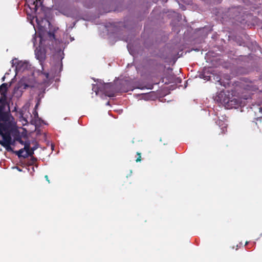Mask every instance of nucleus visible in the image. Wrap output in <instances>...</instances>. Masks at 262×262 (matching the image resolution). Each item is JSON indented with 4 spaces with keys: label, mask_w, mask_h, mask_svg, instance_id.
I'll use <instances>...</instances> for the list:
<instances>
[{
    "label": "nucleus",
    "mask_w": 262,
    "mask_h": 262,
    "mask_svg": "<svg viewBox=\"0 0 262 262\" xmlns=\"http://www.w3.org/2000/svg\"><path fill=\"white\" fill-rule=\"evenodd\" d=\"M18 135L16 123L12 116L0 117V144L8 152H14L11 145H15Z\"/></svg>",
    "instance_id": "nucleus-1"
},
{
    "label": "nucleus",
    "mask_w": 262,
    "mask_h": 262,
    "mask_svg": "<svg viewBox=\"0 0 262 262\" xmlns=\"http://www.w3.org/2000/svg\"><path fill=\"white\" fill-rule=\"evenodd\" d=\"M8 84L4 83L0 85V117L12 116L6 100Z\"/></svg>",
    "instance_id": "nucleus-2"
},
{
    "label": "nucleus",
    "mask_w": 262,
    "mask_h": 262,
    "mask_svg": "<svg viewBox=\"0 0 262 262\" xmlns=\"http://www.w3.org/2000/svg\"><path fill=\"white\" fill-rule=\"evenodd\" d=\"M99 89L102 91L105 96L109 97H113L117 93H125L127 92L126 89H120L117 88V84L111 83H105Z\"/></svg>",
    "instance_id": "nucleus-3"
},
{
    "label": "nucleus",
    "mask_w": 262,
    "mask_h": 262,
    "mask_svg": "<svg viewBox=\"0 0 262 262\" xmlns=\"http://www.w3.org/2000/svg\"><path fill=\"white\" fill-rule=\"evenodd\" d=\"M29 85L26 83L19 82L17 86H16L13 91V95L17 98H19L23 94L24 90L28 88Z\"/></svg>",
    "instance_id": "nucleus-4"
},
{
    "label": "nucleus",
    "mask_w": 262,
    "mask_h": 262,
    "mask_svg": "<svg viewBox=\"0 0 262 262\" xmlns=\"http://www.w3.org/2000/svg\"><path fill=\"white\" fill-rule=\"evenodd\" d=\"M243 8L242 7H237L236 8H234L232 9L231 12L235 13V15L234 18L236 19V20L241 23H244L245 18H243L244 17V15L241 16V18L239 17V16L241 15L242 11L243 12Z\"/></svg>",
    "instance_id": "nucleus-5"
},
{
    "label": "nucleus",
    "mask_w": 262,
    "mask_h": 262,
    "mask_svg": "<svg viewBox=\"0 0 262 262\" xmlns=\"http://www.w3.org/2000/svg\"><path fill=\"white\" fill-rule=\"evenodd\" d=\"M218 97L220 99V101L222 103H224L226 104L227 106H230V103L232 102H236V100L235 99H233L232 100H230V98L228 97H226L225 94L224 93H221L219 94Z\"/></svg>",
    "instance_id": "nucleus-6"
},
{
    "label": "nucleus",
    "mask_w": 262,
    "mask_h": 262,
    "mask_svg": "<svg viewBox=\"0 0 262 262\" xmlns=\"http://www.w3.org/2000/svg\"><path fill=\"white\" fill-rule=\"evenodd\" d=\"M62 67V65H60V63L59 62H58L55 64L54 67L53 68V69H51V72L50 73H47V72H43V74L46 76L47 79H48L49 78V75H51L52 77H55L56 74H57V69L60 68V70L58 72H60L61 70V68Z\"/></svg>",
    "instance_id": "nucleus-7"
},
{
    "label": "nucleus",
    "mask_w": 262,
    "mask_h": 262,
    "mask_svg": "<svg viewBox=\"0 0 262 262\" xmlns=\"http://www.w3.org/2000/svg\"><path fill=\"white\" fill-rule=\"evenodd\" d=\"M24 149L25 152L24 153V156H23L24 158H27L28 156L31 157L34 154V151L30 148L29 142H25Z\"/></svg>",
    "instance_id": "nucleus-8"
},
{
    "label": "nucleus",
    "mask_w": 262,
    "mask_h": 262,
    "mask_svg": "<svg viewBox=\"0 0 262 262\" xmlns=\"http://www.w3.org/2000/svg\"><path fill=\"white\" fill-rule=\"evenodd\" d=\"M235 84H236V86L239 87L240 88H243L245 91H253L256 89V88H254L252 86L249 84L245 85L241 82H235Z\"/></svg>",
    "instance_id": "nucleus-9"
},
{
    "label": "nucleus",
    "mask_w": 262,
    "mask_h": 262,
    "mask_svg": "<svg viewBox=\"0 0 262 262\" xmlns=\"http://www.w3.org/2000/svg\"><path fill=\"white\" fill-rule=\"evenodd\" d=\"M29 66V63L27 61H20L16 66V69L19 71H24L28 69Z\"/></svg>",
    "instance_id": "nucleus-10"
},
{
    "label": "nucleus",
    "mask_w": 262,
    "mask_h": 262,
    "mask_svg": "<svg viewBox=\"0 0 262 262\" xmlns=\"http://www.w3.org/2000/svg\"><path fill=\"white\" fill-rule=\"evenodd\" d=\"M35 55L37 58L40 61L43 60L45 58V53L40 50L35 51Z\"/></svg>",
    "instance_id": "nucleus-11"
},
{
    "label": "nucleus",
    "mask_w": 262,
    "mask_h": 262,
    "mask_svg": "<svg viewBox=\"0 0 262 262\" xmlns=\"http://www.w3.org/2000/svg\"><path fill=\"white\" fill-rule=\"evenodd\" d=\"M25 149L24 148H21V149H19L18 151H14V152H12V153H14L16 155H17L18 158H20V157H23V156H24V154H23L25 152Z\"/></svg>",
    "instance_id": "nucleus-12"
},
{
    "label": "nucleus",
    "mask_w": 262,
    "mask_h": 262,
    "mask_svg": "<svg viewBox=\"0 0 262 262\" xmlns=\"http://www.w3.org/2000/svg\"><path fill=\"white\" fill-rule=\"evenodd\" d=\"M38 3H39L41 5L42 3V1L41 0H34L32 1V3H31V4L33 5L34 6V9L35 11L37 10Z\"/></svg>",
    "instance_id": "nucleus-13"
},
{
    "label": "nucleus",
    "mask_w": 262,
    "mask_h": 262,
    "mask_svg": "<svg viewBox=\"0 0 262 262\" xmlns=\"http://www.w3.org/2000/svg\"><path fill=\"white\" fill-rule=\"evenodd\" d=\"M127 82L126 81H121L119 83V84H117V88L118 89H126L128 90V89L125 87V85L127 84Z\"/></svg>",
    "instance_id": "nucleus-14"
},
{
    "label": "nucleus",
    "mask_w": 262,
    "mask_h": 262,
    "mask_svg": "<svg viewBox=\"0 0 262 262\" xmlns=\"http://www.w3.org/2000/svg\"><path fill=\"white\" fill-rule=\"evenodd\" d=\"M15 140H16V141H18L21 144H24L25 145V143H24V141L21 139V137L20 136L19 132H18V136H16V137H15Z\"/></svg>",
    "instance_id": "nucleus-15"
},
{
    "label": "nucleus",
    "mask_w": 262,
    "mask_h": 262,
    "mask_svg": "<svg viewBox=\"0 0 262 262\" xmlns=\"http://www.w3.org/2000/svg\"><path fill=\"white\" fill-rule=\"evenodd\" d=\"M217 82L219 83V84H220L221 85H223V86H224L225 88H227V86L229 85V82H227V83H226V82H222V81H221V79H220V80H218V81H217Z\"/></svg>",
    "instance_id": "nucleus-16"
},
{
    "label": "nucleus",
    "mask_w": 262,
    "mask_h": 262,
    "mask_svg": "<svg viewBox=\"0 0 262 262\" xmlns=\"http://www.w3.org/2000/svg\"><path fill=\"white\" fill-rule=\"evenodd\" d=\"M137 155L138 156L136 160V162H140L141 161V153L137 152Z\"/></svg>",
    "instance_id": "nucleus-17"
},
{
    "label": "nucleus",
    "mask_w": 262,
    "mask_h": 262,
    "mask_svg": "<svg viewBox=\"0 0 262 262\" xmlns=\"http://www.w3.org/2000/svg\"><path fill=\"white\" fill-rule=\"evenodd\" d=\"M48 34L49 35L50 37H52L53 38H55V35H54V33H52V32H49L48 33Z\"/></svg>",
    "instance_id": "nucleus-18"
},
{
    "label": "nucleus",
    "mask_w": 262,
    "mask_h": 262,
    "mask_svg": "<svg viewBox=\"0 0 262 262\" xmlns=\"http://www.w3.org/2000/svg\"><path fill=\"white\" fill-rule=\"evenodd\" d=\"M38 148L37 145H35L34 147H31V148L33 150V151H34Z\"/></svg>",
    "instance_id": "nucleus-19"
},
{
    "label": "nucleus",
    "mask_w": 262,
    "mask_h": 262,
    "mask_svg": "<svg viewBox=\"0 0 262 262\" xmlns=\"http://www.w3.org/2000/svg\"><path fill=\"white\" fill-rule=\"evenodd\" d=\"M45 178H46V180H47V181H48V182H49V179H48V176H47V175H46V176H45Z\"/></svg>",
    "instance_id": "nucleus-20"
},
{
    "label": "nucleus",
    "mask_w": 262,
    "mask_h": 262,
    "mask_svg": "<svg viewBox=\"0 0 262 262\" xmlns=\"http://www.w3.org/2000/svg\"><path fill=\"white\" fill-rule=\"evenodd\" d=\"M32 159L33 160H36V159H35L34 157H32Z\"/></svg>",
    "instance_id": "nucleus-21"
},
{
    "label": "nucleus",
    "mask_w": 262,
    "mask_h": 262,
    "mask_svg": "<svg viewBox=\"0 0 262 262\" xmlns=\"http://www.w3.org/2000/svg\"><path fill=\"white\" fill-rule=\"evenodd\" d=\"M47 21L48 22V23L49 24V25H50V23L48 20H47Z\"/></svg>",
    "instance_id": "nucleus-22"
},
{
    "label": "nucleus",
    "mask_w": 262,
    "mask_h": 262,
    "mask_svg": "<svg viewBox=\"0 0 262 262\" xmlns=\"http://www.w3.org/2000/svg\"><path fill=\"white\" fill-rule=\"evenodd\" d=\"M248 242H246V243H245V245H247L248 244Z\"/></svg>",
    "instance_id": "nucleus-23"
}]
</instances>
